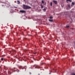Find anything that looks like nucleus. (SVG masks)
<instances>
[{"label":"nucleus","mask_w":75,"mask_h":75,"mask_svg":"<svg viewBox=\"0 0 75 75\" xmlns=\"http://www.w3.org/2000/svg\"><path fill=\"white\" fill-rule=\"evenodd\" d=\"M30 74H31V73L30 72Z\"/></svg>","instance_id":"nucleus-19"},{"label":"nucleus","mask_w":75,"mask_h":75,"mask_svg":"<svg viewBox=\"0 0 75 75\" xmlns=\"http://www.w3.org/2000/svg\"><path fill=\"white\" fill-rule=\"evenodd\" d=\"M27 47V46H26V47Z\"/></svg>","instance_id":"nucleus-25"},{"label":"nucleus","mask_w":75,"mask_h":75,"mask_svg":"<svg viewBox=\"0 0 75 75\" xmlns=\"http://www.w3.org/2000/svg\"><path fill=\"white\" fill-rule=\"evenodd\" d=\"M66 13H65V14H66Z\"/></svg>","instance_id":"nucleus-23"},{"label":"nucleus","mask_w":75,"mask_h":75,"mask_svg":"<svg viewBox=\"0 0 75 75\" xmlns=\"http://www.w3.org/2000/svg\"><path fill=\"white\" fill-rule=\"evenodd\" d=\"M49 74H51V73H49Z\"/></svg>","instance_id":"nucleus-22"},{"label":"nucleus","mask_w":75,"mask_h":75,"mask_svg":"<svg viewBox=\"0 0 75 75\" xmlns=\"http://www.w3.org/2000/svg\"><path fill=\"white\" fill-rule=\"evenodd\" d=\"M15 8H17V7H14Z\"/></svg>","instance_id":"nucleus-21"},{"label":"nucleus","mask_w":75,"mask_h":75,"mask_svg":"<svg viewBox=\"0 0 75 75\" xmlns=\"http://www.w3.org/2000/svg\"><path fill=\"white\" fill-rule=\"evenodd\" d=\"M3 59H4H4L3 58H2L1 59V61H3Z\"/></svg>","instance_id":"nucleus-16"},{"label":"nucleus","mask_w":75,"mask_h":75,"mask_svg":"<svg viewBox=\"0 0 75 75\" xmlns=\"http://www.w3.org/2000/svg\"><path fill=\"white\" fill-rule=\"evenodd\" d=\"M23 8L24 9H25L27 10V9H29L30 8H31V7L30 6H29L27 5H23Z\"/></svg>","instance_id":"nucleus-1"},{"label":"nucleus","mask_w":75,"mask_h":75,"mask_svg":"<svg viewBox=\"0 0 75 75\" xmlns=\"http://www.w3.org/2000/svg\"><path fill=\"white\" fill-rule=\"evenodd\" d=\"M40 75V74H38V75Z\"/></svg>","instance_id":"nucleus-24"},{"label":"nucleus","mask_w":75,"mask_h":75,"mask_svg":"<svg viewBox=\"0 0 75 75\" xmlns=\"http://www.w3.org/2000/svg\"><path fill=\"white\" fill-rule=\"evenodd\" d=\"M70 5H68V7L67 8V10H69L70 8Z\"/></svg>","instance_id":"nucleus-4"},{"label":"nucleus","mask_w":75,"mask_h":75,"mask_svg":"<svg viewBox=\"0 0 75 75\" xmlns=\"http://www.w3.org/2000/svg\"><path fill=\"white\" fill-rule=\"evenodd\" d=\"M67 1L68 3V1H69L70 2H71L72 1L71 0H67Z\"/></svg>","instance_id":"nucleus-5"},{"label":"nucleus","mask_w":75,"mask_h":75,"mask_svg":"<svg viewBox=\"0 0 75 75\" xmlns=\"http://www.w3.org/2000/svg\"><path fill=\"white\" fill-rule=\"evenodd\" d=\"M41 7L42 8H44V6H42V5H41Z\"/></svg>","instance_id":"nucleus-7"},{"label":"nucleus","mask_w":75,"mask_h":75,"mask_svg":"<svg viewBox=\"0 0 75 75\" xmlns=\"http://www.w3.org/2000/svg\"><path fill=\"white\" fill-rule=\"evenodd\" d=\"M49 21L50 22H52L53 21V20H50V19H49Z\"/></svg>","instance_id":"nucleus-8"},{"label":"nucleus","mask_w":75,"mask_h":75,"mask_svg":"<svg viewBox=\"0 0 75 75\" xmlns=\"http://www.w3.org/2000/svg\"><path fill=\"white\" fill-rule=\"evenodd\" d=\"M42 3H44V1H42Z\"/></svg>","instance_id":"nucleus-17"},{"label":"nucleus","mask_w":75,"mask_h":75,"mask_svg":"<svg viewBox=\"0 0 75 75\" xmlns=\"http://www.w3.org/2000/svg\"><path fill=\"white\" fill-rule=\"evenodd\" d=\"M66 27H67V28H69V26L68 25H67L66 26Z\"/></svg>","instance_id":"nucleus-11"},{"label":"nucleus","mask_w":75,"mask_h":75,"mask_svg":"<svg viewBox=\"0 0 75 75\" xmlns=\"http://www.w3.org/2000/svg\"><path fill=\"white\" fill-rule=\"evenodd\" d=\"M34 54H36V53H34Z\"/></svg>","instance_id":"nucleus-20"},{"label":"nucleus","mask_w":75,"mask_h":75,"mask_svg":"<svg viewBox=\"0 0 75 75\" xmlns=\"http://www.w3.org/2000/svg\"><path fill=\"white\" fill-rule=\"evenodd\" d=\"M61 6H62V7H63V6H64V5H63V4H61Z\"/></svg>","instance_id":"nucleus-15"},{"label":"nucleus","mask_w":75,"mask_h":75,"mask_svg":"<svg viewBox=\"0 0 75 75\" xmlns=\"http://www.w3.org/2000/svg\"><path fill=\"white\" fill-rule=\"evenodd\" d=\"M49 18L51 19V18H52V16H50L49 17Z\"/></svg>","instance_id":"nucleus-14"},{"label":"nucleus","mask_w":75,"mask_h":75,"mask_svg":"<svg viewBox=\"0 0 75 75\" xmlns=\"http://www.w3.org/2000/svg\"><path fill=\"white\" fill-rule=\"evenodd\" d=\"M53 2H54V3H55V4H57V2L56 1L54 0L53 1Z\"/></svg>","instance_id":"nucleus-3"},{"label":"nucleus","mask_w":75,"mask_h":75,"mask_svg":"<svg viewBox=\"0 0 75 75\" xmlns=\"http://www.w3.org/2000/svg\"><path fill=\"white\" fill-rule=\"evenodd\" d=\"M19 71V70H17V71L18 72Z\"/></svg>","instance_id":"nucleus-18"},{"label":"nucleus","mask_w":75,"mask_h":75,"mask_svg":"<svg viewBox=\"0 0 75 75\" xmlns=\"http://www.w3.org/2000/svg\"><path fill=\"white\" fill-rule=\"evenodd\" d=\"M72 75H75V73H73L71 74Z\"/></svg>","instance_id":"nucleus-13"},{"label":"nucleus","mask_w":75,"mask_h":75,"mask_svg":"<svg viewBox=\"0 0 75 75\" xmlns=\"http://www.w3.org/2000/svg\"><path fill=\"white\" fill-rule=\"evenodd\" d=\"M18 4H20V1H17Z\"/></svg>","instance_id":"nucleus-12"},{"label":"nucleus","mask_w":75,"mask_h":75,"mask_svg":"<svg viewBox=\"0 0 75 75\" xmlns=\"http://www.w3.org/2000/svg\"><path fill=\"white\" fill-rule=\"evenodd\" d=\"M42 10L43 11H46V9L45 8H44Z\"/></svg>","instance_id":"nucleus-9"},{"label":"nucleus","mask_w":75,"mask_h":75,"mask_svg":"<svg viewBox=\"0 0 75 75\" xmlns=\"http://www.w3.org/2000/svg\"><path fill=\"white\" fill-rule=\"evenodd\" d=\"M52 2H50V6H52Z\"/></svg>","instance_id":"nucleus-10"},{"label":"nucleus","mask_w":75,"mask_h":75,"mask_svg":"<svg viewBox=\"0 0 75 75\" xmlns=\"http://www.w3.org/2000/svg\"><path fill=\"white\" fill-rule=\"evenodd\" d=\"M71 6H74V2H72L71 3Z\"/></svg>","instance_id":"nucleus-6"},{"label":"nucleus","mask_w":75,"mask_h":75,"mask_svg":"<svg viewBox=\"0 0 75 75\" xmlns=\"http://www.w3.org/2000/svg\"><path fill=\"white\" fill-rule=\"evenodd\" d=\"M20 13H25V11L24 10H20L19 11Z\"/></svg>","instance_id":"nucleus-2"}]
</instances>
